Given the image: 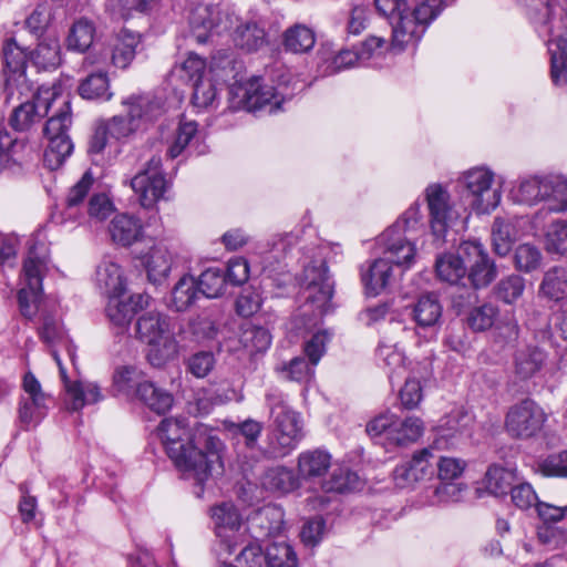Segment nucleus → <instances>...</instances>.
<instances>
[{"mask_svg":"<svg viewBox=\"0 0 567 567\" xmlns=\"http://www.w3.org/2000/svg\"><path fill=\"white\" fill-rule=\"evenodd\" d=\"M331 466L329 452L315 449L303 451L298 455L297 468L299 478L311 481L322 477Z\"/></svg>","mask_w":567,"mask_h":567,"instance_id":"c85d7f7f","label":"nucleus"},{"mask_svg":"<svg viewBox=\"0 0 567 567\" xmlns=\"http://www.w3.org/2000/svg\"><path fill=\"white\" fill-rule=\"evenodd\" d=\"M34 65L42 70L55 69L61 63V48L58 39H44L32 53Z\"/></svg>","mask_w":567,"mask_h":567,"instance_id":"de8ad7c7","label":"nucleus"},{"mask_svg":"<svg viewBox=\"0 0 567 567\" xmlns=\"http://www.w3.org/2000/svg\"><path fill=\"white\" fill-rule=\"evenodd\" d=\"M515 480L516 475L513 470L492 465L485 474L484 485L489 494L501 497L505 496L508 491L512 492Z\"/></svg>","mask_w":567,"mask_h":567,"instance_id":"37998d69","label":"nucleus"},{"mask_svg":"<svg viewBox=\"0 0 567 567\" xmlns=\"http://www.w3.org/2000/svg\"><path fill=\"white\" fill-rule=\"evenodd\" d=\"M144 265L148 279L157 284L168 276L173 265V256L166 246L158 244L153 246L145 255Z\"/></svg>","mask_w":567,"mask_h":567,"instance_id":"72a5a7b5","label":"nucleus"},{"mask_svg":"<svg viewBox=\"0 0 567 567\" xmlns=\"http://www.w3.org/2000/svg\"><path fill=\"white\" fill-rule=\"evenodd\" d=\"M4 73H6V100L9 102L19 101L23 95L31 93V87L25 78V66L28 62V53L21 48L14 39L6 40L2 48Z\"/></svg>","mask_w":567,"mask_h":567,"instance_id":"4468645a","label":"nucleus"},{"mask_svg":"<svg viewBox=\"0 0 567 567\" xmlns=\"http://www.w3.org/2000/svg\"><path fill=\"white\" fill-rule=\"evenodd\" d=\"M241 343L251 353L265 352L271 344V336L266 328L251 326L243 332Z\"/></svg>","mask_w":567,"mask_h":567,"instance_id":"13d9d810","label":"nucleus"},{"mask_svg":"<svg viewBox=\"0 0 567 567\" xmlns=\"http://www.w3.org/2000/svg\"><path fill=\"white\" fill-rule=\"evenodd\" d=\"M168 457L187 477L203 484L214 473H220L223 443L214 430L196 423L190 430L184 417L164 419L157 426Z\"/></svg>","mask_w":567,"mask_h":567,"instance_id":"f257e3e1","label":"nucleus"},{"mask_svg":"<svg viewBox=\"0 0 567 567\" xmlns=\"http://www.w3.org/2000/svg\"><path fill=\"white\" fill-rule=\"evenodd\" d=\"M190 34L198 43H206L209 37L228 29L227 19L218 6L199 4L189 16Z\"/></svg>","mask_w":567,"mask_h":567,"instance_id":"6ab92c4d","label":"nucleus"},{"mask_svg":"<svg viewBox=\"0 0 567 567\" xmlns=\"http://www.w3.org/2000/svg\"><path fill=\"white\" fill-rule=\"evenodd\" d=\"M447 447V441L441 436L434 440L433 444L415 452L405 464L399 465L394 470V482L401 487H408L419 481L431 477L434 473L432 466L433 451Z\"/></svg>","mask_w":567,"mask_h":567,"instance_id":"f3484780","label":"nucleus"},{"mask_svg":"<svg viewBox=\"0 0 567 567\" xmlns=\"http://www.w3.org/2000/svg\"><path fill=\"white\" fill-rule=\"evenodd\" d=\"M135 336L150 347L147 358L152 365L159 367L178 352L169 320L158 311H147L137 318Z\"/></svg>","mask_w":567,"mask_h":567,"instance_id":"20e7f679","label":"nucleus"},{"mask_svg":"<svg viewBox=\"0 0 567 567\" xmlns=\"http://www.w3.org/2000/svg\"><path fill=\"white\" fill-rule=\"evenodd\" d=\"M548 34L551 81L563 86L567 84V17L565 21H559V25L550 27Z\"/></svg>","mask_w":567,"mask_h":567,"instance_id":"4be33fe9","label":"nucleus"},{"mask_svg":"<svg viewBox=\"0 0 567 567\" xmlns=\"http://www.w3.org/2000/svg\"><path fill=\"white\" fill-rule=\"evenodd\" d=\"M380 365L386 372L390 382L401 379L406 372L405 355L396 343L380 342L377 349Z\"/></svg>","mask_w":567,"mask_h":567,"instance_id":"2f4dec72","label":"nucleus"},{"mask_svg":"<svg viewBox=\"0 0 567 567\" xmlns=\"http://www.w3.org/2000/svg\"><path fill=\"white\" fill-rule=\"evenodd\" d=\"M233 40L236 47L247 52L259 50L266 44V32L255 21H246L235 29Z\"/></svg>","mask_w":567,"mask_h":567,"instance_id":"58836bf2","label":"nucleus"},{"mask_svg":"<svg viewBox=\"0 0 567 567\" xmlns=\"http://www.w3.org/2000/svg\"><path fill=\"white\" fill-rule=\"evenodd\" d=\"M135 393L140 401L157 414L166 413L173 405V395L150 381L138 383Z\"/></svg>","mask_w":567,"mask_h":567,"instance_id":"f704fd0d","label":"nucleus"},{"mask_svg":"<svg viewBox=\"0 0 567 567\" xmlns=\"http://www.w3.org/2000/svg\"><path fill=\"white\" fill-rule=\"evenodd\" d=\"M234 107L256 112L268 107L269 113L280 109L282 97L270 85H265L261 78H252L230 87Z\"/></svg>","mask_w":567,"mask_h":567,"instance_id":"9d476101","label":"nucleus"},{"mask_svg":"<svg viewBox=\"0 0 567 567\" xmlns=\"http://www.w3.org/2000/svg\"><path fill=\"white\" fill-rule=\"evenodd\" d=\"M79 94L86 100H110L109 79L105 72L87 75L79 85Z\"/></svg>","mask_w":567,"mask_h":567,"instance_id":"8fccbe9b","label":"nucleus"},{"mask_svg":"<svg viewBox=\"0 0 567 567\" xmlns=\"http://www.w3.org/2000/svg\"><path fill=\"white\" fill-rule=\"evenodd\" d=\"M199 293L196 279L183 276L172 290L171 307L176 311H185L194 305Z\"/></svg>","mask_w":567,"mask_h":567,"instance_id":"c03bdc74","label":"nucleus"},{"mask_svg":"<svg viewBox=\"0 0 567 567\" xmlns=\"http://www.w3.org/2000/svg\"><path fill=\"white\" fill-rule=\"evenodd\" d=\"M546 358V353L538 347H526L518 350L514 358L515 377L522 381L532 379L542 370Z\"/></svg>","mask_w":567,"mask_h":567,"instance_id":"473e14b6","label":"nucleus"},{"mask_svg":"<svg viewBox=\"0 0 567 567\" xmlns=\"http://www.w3.org/2000/svg\"><path fill=\"white\" fill-rule=\"evenodd\" d=\"M266 403L271 417L269 453L274 457H284L301 441L302 423L299 414L288 406L284 394L278 390L266 393Z\"/></svg>","mask_w":567,"mask_h":567,"instance_id":"7ed1b4c3","label":"nucleus"},{"mask_svg":"<svg viewBox=\"0 0 567 567\" xmlns=\"http://www.w3.org/2000/svg\"><path fill=\"white\" fill-rule=\"evenodd\" d=\"M539 292L554 301L567 298V266H554L549 268L544 274Z\"/></svg>","mask_w":567,"mask_h":567,"instance_id":"e433bc0d","label":"nucleus"},{"mask_svg":"<svg viewBox=\"0 0 567 567\" xmlns=\"http://www.w3.org/2000/svg\"><path fill=\"white\" fill-rule=\"evenodd\" d=\"M141 44V35L130 30H122L111 54V61L116 68L125 69L133 61L136 49Z\"/></svg>","mask_w":567,"mask_h":567,"instance_id":"c9c22d12","label":"nucleus"},{"mask_svg":"<svg viewBox=\"0 0 567 567\" xmlns=\"http://www.w3.org/2000/svg\"><path fill=\"white\" fill-rule=\"evenodd\" d=\"M359 62L361 61L358 51L340 50L330 59L326 60V68L323 70V73L327 75H331L337 72L353 68Z\"/></svg>","mask_w":567,"mask_h":567,"instance_id":"69168bd1","label":"nucleus"},{"mask_svg":"<svg viewBox=\"0 0 567 567\" xmlns=\"http://www.w3.org/2000/svg\"><path fill=\"white\" fill-rule=\"evenodd\" d=\"M461 184L466 188L472 209L477 214H488L501 202V190L493 186L494 173L486 167H474L465 172Z\"/></svg>","mask_w":567,"mask_h":567,"instance_id":"1a4fd4ad","label":"nucleus"},{"mask_svg":"<svg viewBox=\"0 0 567 567\" xmlns=\"http://www.w3.org/2000/svg\"><path fill=\"white\" fill-rule=\"evenodd\" d=\"M537 470L544 476L567 477V451L549 455L539 461Z\"/></svg>","mask_w":567,"mask_h":567,"instance_id":"774afa93","label":"nucleus"},{"mask_svg":"<svg viewBox=\"0 0 567 567\" xmlns=\"http://www.w3.org/2000/svg\"><path fill=\"white\" fill-rule=\"evenodd\" d=\"M56 364L60 369L61 378L64 382L66 394L70 401V408L73 411L81 410L86 404H93L103 399L101 389L92 382H69L66 371L61 363V359L55 350L52 351Z\"/></svg>","mask_w":567,"mask_h":567,"instance_id":"b1692460","label":"nucleus"},{"mask_svg":"<svg viewBox=\"0 0 567 567\" xmlns=\"http://www.w3.org/2000/svg\"><path fill=\"white\" fill-rule=\"evenodd\" d=\"M360 478L357 473L347 467L334 468L329 480L322 482L321 487L327 493H346L357 489Z\"/></svg>","mask_w":567,"mask_h":567,"instance_id":"09e8293b","label":"nucleus"},{"mask_svg":"<svg viewBox=\"0 0 567 567\" xmlns=\"http://www.w3.org/2000/svg\"><path fill=\"white\" fill-rule=\"evenodd\" d=\"M516 239L512 223L496 217L492 227V241L494 251L499 256H506Z\"/></svg>","mask_w":567,"mask_h":567,"instance_id":"603ef678","label":"nucleus"},{"mask_svg":"<svg viewBox=\"0 0 567 567\" xmlns=\"http://www.w3.org/2000/svg\"><path fill=\"white\" fill-rule=\"evenodd\" d=\"M460 255L465 260L467 279L475 289L487 287L495 279L496 267L480 241H463Z\"/></svg>","mask_w":567,"mask_h":567,"instance_id":"dca6fc26","label":"nucleus"},{"mask_svg":"<svg viewBox=\"0 0 567 567\" xmlns=\"http://www.w3.org/2000/svg\"><path fill=\"white\" fill-rule=\"evenodd\" d=\"M392 264L382 256L371 262L367 270H362L361 279L369 295L381 293L391 282L393 277Z\"/></svg>","mask_w":567,"mask_h":567,"instance_id":"c756f323","label":"nucleus"},{"mask_svg":"<svg viewBox=\"0 0 567 567\" xmlns=\"http://www.w3.org/2000/svg\"><path fill=\"white\" fill-rule=\"evenodd\" d=\"M400 227L401 223H394L389 227L380 236V244L383 246V256L392 265L409 268L414 260L415 246Z\"/></svg>","mask_w":567,"mask_h":567,"instance_id":"aec40b11","label":"nucleus"},{"mask_svg":"<svg viewBox=\"0 0 567 567\" xmlns=\"http://www.w3.org/2000/svg\"><path fill=\"white\" fill-rule=\"evenodd\" d=\"M301 296L306 306L313 308V315L321 318L330 309L333 284L328 276V268L322 259L311 260L303 266L300 276Z\"/></svg>","mask_w":567,"mask_h":567,"instance_id":"6e6552de","label":"nucleus"},{"mask_svg":"<svg viewBox=\"0 0 567 567\" xmlns=\"http://www.w3.org/2000/svg\"><path fill=\"white\" fill-rule=\"evenodd\" d=\"M60 91L61 85L40 89L32 102L27 101L14 109L10 120L14 130L25 131L42 116L48 115L50 109L60 102L58 111L49 117L44 126L48 146L43 161L51 171L58 169L73 151V144L68 135L72 124L70 101L63 97Z\"/></svg>","mask_w":567,"mask_h":567,"instance_id":"f03ea898","label":"nucleus"},{"mask_svg":"<svg viewBox=\"0 0 567 567\" xmlns=\"http://www.w3.org/2000/svg\"><path fill=\"white\" fill-rule=\"evenodd\" d=\"M93 184V176L86 172L81 179L70 189L66 197V207L63 212L65 219H76L79 206L89 194Z\"/></svg>","mask_w":567,"mask_h":567,"instance_id":"5fc2aeb1","label":"nucleus"},{"mask_svg":"<svg viewBox=\"0 0 567 567\" xmlns=\"http://www.w3.org/2000/svg\"><path fill=\"white\" fill-rule=\"evenodd\" d=\"M547 415L534 400L524 399L512 405L505 417V430L511 437L527 440L537 435Z\"/></svg>","mask_w":567,"mask_h":567,"instance_id":"9b49d317","label":"nucleus"},{"mask_svg":"<svg viewBox=\"0 0 567 567\" xmlns=\"http://www.w3.org/2000/svg\"><path fill=\"white\" fill-rule=\"evenodd\" d=\"M109 231L115 244L127 247L141 239L143 226L138 218L120 214L112 219Z\"/></svg>","mask_w":567,"mask_h":567,"instance_id":"7c9ffc66","label":"nucleus"},{"mask_svg":"<svg viewBox=\"0 0 567 567\" xmlns=\"http://www.w3.org/2000/svg\"><path fill=\"white\" fill-rule=\"evenodd\" d=\"M95 27L92 21L81 18L73 22L69 30L65 43L71 51L85 52L93 43Z\"/></svg>","mask_w":567,"mask_h":567,"instance_id":"79ce46f5","label":"nucleus"},{"mask_svg":"<svg viewBox=\"0 0 567 567\" xmlns=\"http://www.w3.org/2000/svg\"><path fill=\"white\" fill-rule=\"evenodd\" d=\"M427 204L430 225L436 239L443 240L447 230L458 220L460 214L446 187L430 184L424 192Z\"/></svg>","mask_w":567,"mask_h":567,"instance_id":"f8f14e48","label":"nucleus"},{"mask_svg":"<svg viewBox=\"0 0 567 567\" xmlns=\"http://www.w3.org/2000/svg\"><path fill=\"white\" fill-rule=\"evenodd\" d=\"M315 43L313 30L305 24L297 23L284 33V45L287 51L293 53H306L313 48Z\"/></svg>","mask_w":567,"mask_h":567,"instance_id":"a18cd8bd","label":"nucleus"},{"mask_svg":"<svg viewBox=\"0 0 567 567\" xmlns=\"http://www.w3.org/2000/svg\"><path fill=\"white\" fill-rule=\"evenodd\" d=\"M234 542L237 543L235 554L228 555L219 549V556L224 559L223 567H265V551L258 540L244 534Z\"/></svg>","mask_w":567,"mask_h":567,"instance_id":"5701e85b","label":"nucleus"},{"mask_svg":"<svg viewBox=\"0 0 567 567\" xmlns=\"http://www.w3.org/2000/svg\"><path fill=\"white\" fill-rule=\"evenodd\" d=\"M436 276L440 280L445 281L450 285H456L466 275V266L464 258L460 255L443 254L436 258L435 262Z\"/></svg>","mask_w":567,"mask_h":567,"instance_id":"a19ab883","label":"nucleus"},{"mask_svg":"<svg viewBox=\"0 0 567 567\" xmlns=\"http://www.w3.org/2000/svg\"><path fill=\"white\" fill-rule=\"evenodd\" d=\"M315 367L302 357H296L288 363L276 367V371L284 374V378L296 382H308L315 374Z\"/></svg>","mask_w":567,"mask_h":567,"instance_id":"6e6d98bb","label":"nucleus"},{"mask_svg":"<svg viewBox=\"0 0 567 567\" xmlns=\"http://www.w3.org/2000/svg\"><path fill=\"white\" fill-rule=\"evenodd\" d=\"M513 195L516 202L527 205L545 202L547 212L561 213L567 209V181L559 176L525 177Z\"/></svg>","mask_w":567,"mask_h":567,"instance_id":"423d86ee","label":"nucleus"},{"mask_svg":"<svg viewBox=\"0 0 567 567\" xmlns=\"http://www.w3.org/2000/svg\"><path fill=\"white\" fill-rule=\"evenodd\" d=\"M392 44L402 50L406 44L419 41L426 28L411 14H403L400 10L392 18Z\"/></svg>","mask_w":567,"mask_h":567,"instance_id":"bb28decb","label":"nucleus"},{"mask_svg":"<svg viewBox=\"0 0 567 567\" xmlns=\"http://www.w3.org/2000/svg\"><path fill=\"white\" fill-rule=\"evenodd\" d=\"M210 515L220 539V549L228 555L235 554L237 543L234 540L246 534L237 508L231 503H221L210 509Z\"/></svg>","mask_w":567,"mask_h":567,"instance_id":"a211bd4d","label":"nucleus"},{"mask_svg":"<svg viewBox=\"0 0 567 567\" xmlns=\"http://www.w3.org/2000/svg\"><path fill=\"white\" fill-rule=\"evenodd\" d=\"M122 104L127 109V115L133 118L137 116L136 124L153 122L164 113V104L161 99L151 95H131Z\"/></svg>","mask_w":567,"mask_h":567,"instance_id":"a878e982","label":"nucleus"},{"mask_svg":"<svg viewBox=\"0 0 567 567\" xmlns=\"http://www.w3.org/2000/svg\"><path fill=\"white\" fill-rule=\"evenodd\" d=\"M161 166V158L153 156L147 162L146 167L131 179V187L138 196L141 205L145 208L153 207L164 197L168 188V183Z\"/></svg>","mask_w":567,"mask_h":567,"instance_id":"2eb2a0df","label":"nucleus"},{"mask_svg":"<svg viewBox=\"0 0 567 567\" xmlns=\"http://www.w3.org/2000/svg\"><path fill=\"white\" fill-rule=\"evenodd\" d=\"M48 269L45 249L33 246L28 251L20 275V289L18 302L23 317L31 319L38 311V303L42 296V280Z\"/></svg>","mask_w":567,"mask_h":567,"instance_id":"0eeeda50","label":"nucleus"},{"mask_svg":"<svg viewBox=\"0 0 567 567\" xmlns=\"http://www.w3.org/2000/svg\"><path fill=\"white\" fill-rule=\"evenodd\" d=\"M217 97V89L209 79L194 83L193 104L199 109L213 106Z\"/></svg>","mask_w":567,"mask_h":567,"instance_id":"338daca9","label":"nucleus"},{"mask_svg":"<svg viewBox=\"0 0 567 567\" xmlns=\"http://www.w3.org/2000/svg\"><path fill=\"white\" fill-rule=\"evenodd\" d=\"M282 527V512L279 508L266 506L256 512L246 526V535L254 540L277 535Z\"/></svg>","mask_w":567,"mask_h":567,"instance_id":"393cba45","label":"nucleus"},{"mask_svg":"<svg viewBox=\"0 0 567 567\" xmlns=\"http://www.w3.org/2000/svg\"><path fill=\"white\" fill-rule=\"evenodd\" d=\"M266 567H297L298 558L293 548L285 542L269 545L265 551Z\"/></svg>","mask_w":567,"mask_h":567,"instance_id":"3c124183","label":"nucleus"},{"mask_svg":"<svg viewBox=\"0 0 567 567\" xmlns=\"http://www.w3.org/2000/svg\"><path fill=\"white\" fill-rule=\"evenodd\" d=\"M196 281L199 292L210 299L224 296L228 287L225 271L218 267L206 269Z\"/></svg>","mask_w":567,"mask_h":567,"instance_id":"49530a36","label":"nucleus"},{"mask_svg":"<svg viewBox=\"0 0 567 567\" xmlns=\"http://www.w3.org/2000/svg\"><path fill=\"white\" fill-rule=\"evenodd\" d=\"M23 394L19 401L18 419L22 427H35L48 414L52 401L33 373L27 372L22 381Z\"/></svg>","mask_w":567,"mask_h":567,"instance_id":"ddd939ff","label":"nucleus"},{"mask_svg":"<svg viewBox=\"0 0 567 567\" xmlns=\"http://www.w3.org/2000/svg\"><path fill=\"white\" fill-rule=\"evenodd\" d=\"M150 300L151 297L144 293H134L127 298L124 295L109 297L106 317L121 332L125 331L137 311L146 308Z\"/></svg>","mask_w":567,"mask_h":567,"instance_id":"412c9836","label":"nucleus"},{"mask_svg":"<svg viewBox=\"0 0 567 567\" xmlns=\"http://www.w3.org/2000/svg\"><path fill=\"white\" fill-rule=\"evenodd\" d=\"M261 485L271 492L290 493L299 487V476L291 468L276 466L265 472Z\"/></svg>","mask_w":567,"mask_h":567,"instance_id":"ea45409f","label":"nucleus"},{"mask_svg":"<svg viewBox=\"0 0 567 567\" xmlns=\"http://www.w3.org/2000/svg\"><path fill=\"white\" fill-rule=\"evenodd\" d=\"M546 249L550 254L567 255V223L556 220L545 235Z\"/></svg>","mask_w":567,"mask_h":567,"instance_id":"4d7b16f0","label":"nucleus"},{"mask_svg":"<svg viewBox=\"0 0 567 567\" xmlns=\"http://www.w3.org/2000/svg\"><path fill=\"white\" fill-rule=\"evenodd\" d=\"M412 317L421 328L434 327L442 317V306L434 293L421 296L414 303Z\"/></svg>","mask_w":567,"mask_h":567,"instance_id":"4c0bfd02","label":"nucleus"},{"mask_svg":"<svg viewBox=\"0 0 567 567\" xmlns=\"http://www.w3.org/2000/svg\"><path fill=\"white\" fill-rule=\"evenodd\" d=\"M136 118L137 116L135 115L133 118H131L128 115L127 117L116 115L110 118L109 121L104 122L103 124L107 130L111 138L120 141L131 136L134 132H136L140 128V126L136 124Z\"/></svg>","mask_w":567,"mask_h":567,"instance_id":"0e129e2a","label":"nucleus"},{"mask_svg":"<svg viewBox=\"0 0 567 567\" xmlns=\"http://www.w3.org/2000/svg\"><path fill=\"white\" fill-rule=\"evenodd\" d=\"M96 284L109 297L124 295L126 279L122 267L112 258H104L96 268Z\"/></svg>","mask_w":567,"mask_h":567,"instance_id":"cd10ccee","label":"nucleus"},{"mask_svg":"<svg viewBox=\"0 0 567 567\" xmlns=\"http://www.w3.org/2000/svg\"><path fill=\"white\" fill-rule=\"evenodd\" d=\"M197 133L196 122L188 121L182 122L176 131V135L168 146L167 156L172 159L179 156L189 142L195 137Z\"/></svg>","mask_w":567,"mask_h":567,"instance_id":"680f3d73","label":"nucleus"},{"mask_svg":"<svg viewBox=\"0 0 567 567\" xmlns=\"http://www.w3.org/2000/svg\"><path fill=\"white\" fill-rule=\"evenodd\" d=\"M514 260L518 270L530 272L540 266L543 255L536 246L523 244L516 248Z\"/></svg>","mask_w":567,"mask_h":567,"instance_id":"052dcab7","label":"nucleus"},{"mask_svg":"<svg viewBox=\"0 0 567 567\" xmlns=\"http://www.w3.org/2000/svg\"><path fill=\"white\" fill-rule=\"evenodd\" d=\"M368 435L379 440L386 450L406 447L415 443L424 432V424L416 416L399 419L392 413H382L372 419L365 427Z\"/></svg>","mask_w":567,"mask_h":567,"instance_id":"39448f33","label":"nucleus"},{"mask_svg":"<svg viewBox=\"0 0 567 567\" xmlns=\"http://www.w3.org/2000/svg\"><path fill=\"white\" fill-rule=\"evenodd\" d=\"M115 212L112 199L105 193L93 194L86 205V214L91 221H103Z\"/></svg>","mask_w":567,"mask_h":567,"instance_id":"bf43d9fd","label":"nucleus"},{"mask_svg":"<svg viewBox=\"0 0 567 567\" xmlns=\"http://www.w3.org/2000/svg\"><path fill=\"white\" fill-rule=\"evenodd\" d=\"M524 290L525 279L519 275H511L496 284L494 295L504 303L513 305L523 296Z\"/></svg>","mask_w":567,"mask_h":567,"instance_id":"864d4df0","label":"nucleus"},{"mask_svg":"<svg viewBox=\"0 0 567 567\" xmlns=\"http://www.w3.org/2000/svg\"><path fill=\"white\" fill-rule=\"evenodd\" d=\"M497 312V307L492 303L476 307L468 315V326L475 331L487 330L494 324Z\"/></svg>","mask_w":567,"mask_h":567,"instance_id":"e2e57ef3","label":"nucleus"}]
</instances>
